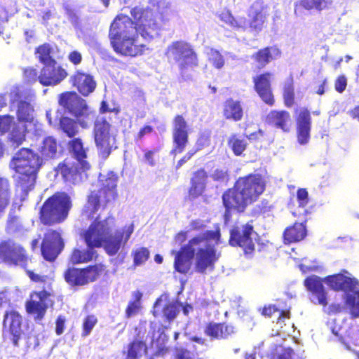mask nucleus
Returning <instances> with one entry per match:
<instances>
[{
  "mask_svg": "<svg viewBox=\"0 0 359 359\" xmlns=\"http://www.w3.org/2000/svg\"><path fill=\"white\" fill-rule=\"evenodd\" d=\"M118 176L109 172L104 180H100V187L91 190L86 196L85 204L81 210L83 220L93 221L83 232V238L88 246L86 250L74 248L69 257L72 264H85L92 261L95 257L94 248H102L109 256H114L124 248L134 231L133 224L113 230L116 222L113 215H108L100 220V210H105L118 198Z\"/></svg>",
  "mask_w": 359,
  "mask_h": 359,
  "instance_id": "obj_1",
  "label": "nucleus"
},
{
  "mask_svg": "<svg viewBox=\"0 0 359 359\" xmlns=\"http://www.w3.org/2000/svg\"><path fill=\"white\" fill-rule=\"evenodd\" d=\"M0 258L9 266H20L25 269L30 280L34 283H43L46 287L40 290H32L25 301V309L27 314L33 318L35 322H41L46 316L48 309L53 307L54 292L51 283H47L48 276L35 273L27 269L30 258L26 249L12 240L0 243Z\"/></svg>",
  "mask_w": 359,
  "mask_h": 359,
  "instance_id": "obj_2",
  "label": "nucleus"
},
{
  "mask_svg": "<svg viewBox=\"0 0 359 359\" xmlns=\"http://www.w3.org/2000/svg\"><path fill=\"white\" fill-rule=\"evenodd\" d=\"M221 232L217 227L208 230L189 240L178 251L172 250L175 255L173 267L180 274H187L191 268V260L195 257L194 270L200 274L212 271L219 259L220 252L217 246L220 243Z\"/></svg>",
  "mask_w": 359,
  "mask_h": 359,
  "instance_id": "obj_3",
  "label": "nucleus"
},
{
  "mask_svg": "<svg viewBox=\"0 0 359 359\" xmlns=\"http://www.w3.org/2000/svg\"><path fill=\"white\" fill-rule=\"evenodd\" d=\"M265 189L266 182L261 174L250 173L238 177L222 196L224 222L228 223L231 219L233 212L243 213L248 206L259 199Z\"/></svg>",
  "mask_w": 359,
  "mask_h": 359,
  "instance_id": "obj_4",
  "label": "nucleus"
},
{
  "mask_svg": "<svg viewBox=\"0 0 359 359\" xmlns=\"http://www.w3.org/2000/svg\"><path fill=\"white\" fill-rule=\"evenodd\" d=\"M139 33L129 17L116 16L111 23L109 39L113 50L119 55L137 57L148 50L146 44L141 43Z\"/></svg>",
  "mask_w": 359,
  "mask_h": 359,
  "instance_id": "obj_5",
  "label": "nucleus"
},
{
  "mask_svg": "<svg viewBox=\"0 0 359 359\" xmlns=\"http://www.w3.org/2000/svg\"><path fill=\"white\" fill-rule=\"evenodd\" d=\"M269 13L267 7L259 1L254 2L246 12V16L234 17L224 10L219 15V20L235 30L248 31L257 34L267 26Z\"/></svg>",
  "mask_w": 359,
  "mask_h": 359,
  "instance_id": "obj_6",
  "label": "nucleus"
},
{
  "mask_svg": "<svg viewBox=\"0 0 359 359\" xmlns=\"http://www.w3.org/2000/svg\"><path fill=\"white\" fill-rule=\"evenodd\" d=\"M42 165L39 155L29 148H21L13 157L11 166L18 174L17 185L23 193L27 194L34 189Z\"/></svg>",
  "mask_w": 359,
  "mask_h": 359,
  "instance_id": "obj_7",
  "label": "nucleus"
},
{
  "mask_svg": "<svg viewBox=\"0 0 359 359\" xmlns=\"http://www.w3.org/2000/svg\"><path fill=\"white\" fill-rule=\"evenodd\" d=\"M132 24L144 39H153L170 20V11L164 9L155 12L149 8L135 6L130 10Z\"/></svg>",
  "mask_w": 359,
  "mask_h": 359,
  "instance_id": "obj_8",
  "label": "nucleus"
},
{
  "mask_svg": "<svg viewBox=\"0 0 359 359\" xmlns=\"http://www.w3.org/2000/svg\"><path fill=\"white\" fill-rule=\"evenodd\" d=\"M72 206L70 196L65 192H55L48 197L39 210L40 222L46 226H53L64 222Z\"/></svg>",
  "mask_w": 359,
  "mask_h": 359,
  "instance_id": "obj_9",
  "label": "nucleus"
},
{
  "mask_svg": "<svg viewBox=\"0 0 359 359\" xmlns=\"http://www.w3.org/2000/svg\"><path fill=\"white\" fill-rule=\"evenodd\" d=\"M105 272L106 266L102 263H96L82 268L68 267L63 273V278L71 288L78 290L95 282Z\"/></svg>",
  "mask_w": 359,
  "mask_h": 359,
  "instance_id": "obj_10",
  "label": "nucleus"
},
{
  "mask_svg": "<svg viewBox=\"0 0 359 359\" xmlns=\"http://www.w3.org/2000/svg\"><path fill=\"white\" fill-rule=\"evenodd\" d=\"M93 137L100 156L107 158L116 149V134L106 118H97L93 126Z\"/></svg>",
  "mask_w": 359,
  "mask_h": 359,
  "instance_id": "obj_11",
  "label": "nucleus"
},
{
  "mask_svg": "<svg viewBox=\"0 0 359 359\" xmlns=\"http://www.w3.org/2000/svg\"><path fill=\"white\" fill-rule=\"evenodd\" d=\"M257 235L252 221L245 224H235L229 231V244L241 248L245 255L252 256L256 250L253 236Z\"/></svg>",
  "mask_w": 359,
  "mask_h": 359,
  "instance_id": "obj_12",
  "label": "nucleus"
},
{
  "mask_svg": "<svg viewBox=\"0 0 359 359\" xmlns=\"http://www.w3.org/2000/svg\"><path fill=\"white\" fill-rule=\"evenodd\" d=\"M165 55L178 62L181 71L198 65V56L192 46L183 40L172 42L165 50Z\"/></svg>",
  "mask_w": 359,
  "mask_h": 359,
  "instance_id": "obj_13",
  "label": "nucleus"
},
{
  "mask_svg": "<svg viewBox=\"0 0 359 359\" xmlns=\"http://www.w3.org/2000/svg\"><path fill=\"white\" fill-rule=\"evenodd\" d=\"M58 104L65 111L69 113L77 120L87 117L90 114L86 101L74 91H66L58 96Z\"/></svg>",
  "mask_w": 359,
  "mask_h": 359,
  "instance_id": "obj_14",
  "label": "nucleus"
},
{
  "mask_svg": "<svg viewBox=\"0 0 359 359\" xmlns=\"http://www.w3.org/2000/svg\"><path fill=\"white\" fill-rule=\"evenodd\" d=\"M273 76L271 72L265 71L252 77L254 90L261 100L269 107H273L276 103L272 88Z\"/></svg>",
  "mask_w": 359,
  "mask_h": 359,
  "instance_id": "obj_15",
  "label": "nucleus"
},
{
  "mask_svg": "<svg viewBox=\"0 0 359 359\" xmlns=\"http://www.w3.org/2000/svg\"><path fill=\"white\" fill-rule=\"evenodd\" d=\"M64 248V242L59 232L49 229L44 234L41 245L43 257L49 262H53Z\"/></svg>",
  "mask_w": 359,
  "mask_h": 359,
  "instance_id": "obj_16",
  "label": "nucleus"
},
{
  "mask_svg": "<svg viewBox=\"0 0 359 359\" xmlns=\"http://www.w3.org/2000/svg\"><path fill=\"white\" fill-rule=\"evenodd\" d=\"M67 76V71L57 60H53L43 65L39 72V83L43 86H54L60 84Z\"/></svg>",
  "mask_w": 359,
  "mask_h": 359,
  "instance_id": "obj_17",
  "label": "nucleus"
},
{
  "mask_svg": "<svg viewBox=\"0 0 359 359\" xmlns=\"http://www.w3.org/2000/svg\"><path fill=\"white\" fill-rule=\"evenodd\" d=\"M2 325L4 330H6L11 335L13 345L18 347L19 341L24 334L22 316L14 309L6 311L4 315Z\"/></svg>",
  "mask_w": 359,
  "mask_h": 359,
  "instance_id": "obj_18",
  "label": "nucleus"
},
{
  "mask_svg": "<svg viewBox=\"0 0 359 359\" xmlns=\"http://www.w3.org/2000/svg\"><path fill=\"white\" fill-rule=\"evenodd\" d=\"M172 124V141L175 147L171 153L180 154L184 150L189 142L188 124L182 114L175 116Z\"/></svg>",
  "mask_w": 359,
  "mask_h": 359,
  "instance_id": "obj_19",
  "label": "nucleus"
},
{
  "mask_svg": "<svg viewBox=\"0 0 359 359\" xmlns=\"http://www.w3.org/2000/svg\"><path fill=\"white\" fill-rule=\"evenodd\" d=\"M325 283L334 291L344 292H358L359 281L354 277L339 273L324 278Z\"/></svg>",
  "mask_w": 359,
  "mask_h": 359,
  "instance_id": "obj_20",
  "label": "nucleus"
},
{
  "mask_svg": "<svg viewBox=\"0 0 359 359\" xmlns=\"http://www.w3.org/2000/svg\"><path fill=\"white\" fill-rule=\"evenodd\" d=\"M69 81L72 88L85 97L92 93L97 86L93 76L82 69H76L70 76Z\"/></svg>",
  "mask_w": 359,
  "mask_h": 359,
  "instance_id": "obj_21",
  "label": "nucleus"
},
{
  "mask_svg": "<svg viewBox=\"0 0 359 359\" xmlns=\"http://www.w3.org/2000/svg\"><path fill=\"white\" fill-rule=\"evenodd\" d=\"M88 170L81 168L78 161L72 162L65 159L57 165L55 171L65 182L75 185L82 181V173Z\"/></svg>",
  "mask_w": 359,
  "mask_h": 359,
  "instance_id": "obj_22",
  "label": "nucleus"
},
{
  "mask_svg": "<svg viewBox=\"0 0 359 359\" xmlns=\"http://www.w3.org/2000/svg\"><path fill=\"white\" fill-rule=\"evenodd\" d=\"M295 121L297 142L301 145H305L311 138L312 121L309 110L306 107L300 109L296 114Z\"/></svg>",
  "mask_w": 359,
  "mask_h": 359,
  "instance_id": "obj_23",
  "label": "nucleus"
},
{
  "mask_svg": "<svg viewBox=\"0 0 359 359\" xmlns=\"http://www.w3.org/2000/svg\"><path fill=\"white\" fill-rule=\"evenodd\" d=\"M324 278H321L316 275H311L306 277L304 281V285L306 290L311 292L315 304H318L323 307L327 306V292L323 285Z\"/></svg>",
  "mask_w": 359,
  "mask_h": 359,
  "instance_id": "obj_24",
  "label": "nucleus"
},
{
  "mask_svg": "<svg viewBox=\"0 0 359 359\" xmlns=\"http://www.w3.org/2000/svg\"><path fill=\"white\" fill-rule=\"evenodd\" d=\"M236 327L226 322H209L206 324L204 333L210 340H225L236 333Z\"/></svg>",
  "mask_w": 359,
  "mask_h": 359,
  "instance_id": "obj_25",
  "label": "nucleus"
},
{
  "mask_svg": "<svg viewBox=\"0 0 359 359\" xmlns=\"http://www.w3.org/2000/svg\"><path fill=\"white\" fill-rule=\"evenodd\" d=\"M282 51L277 45L266 46L255 52L251 57L258 70L265 68L271 62L280 58Z\"/></svg>",
  "mask_w": 359,
  "mask_h": 359,
  "instance_id": "obj_26",
  "label": "nucleus"
},
{
  "mask_svg": "<svg viewBox=\"0 0 359 359\" xmlns=\"http://www.w3.org/2000/svg\"><path fill=\"white\" fill-rule=\"evenodd\" d=\"M67 149L72 158L79 162L83 169H90V164L88 161V148L84 146L81 137H74L68 141Z\"/></svg>",
  "mask_w": 359,
  "mask_h": 359,
  "instance_id": "obj_27",
  "label": "nucleus"
},
{
  "mask_svg": "<svg viewBox=\"0 0 359 359\" xmlns=\"http://www.w3.org/2000/svg\"><path fill=\"white\" fill-rule=\"evenodd\" d=\"M208 172L204 168H200L193 172L188 190L189 200H195L201 196L206 189Z\"/></svg>",
  "mask_w": 359,
  "mask_h": 359,
  "instance_id": "obj_28",
  "label": "nucleus"
},
{
  "mask_svg": "<svg viewBox=\"0 0 359 359\" xmlns=\"http://www.w3.org/2000/svg\"><path fill=\"white\" fill-rule=\"evenodd\" d=\"M332 4V0H299L294 4V14L295 17L302 18L306 15L305 11L320 12L328 9Z\"/></svg>",
  "mask_w": 359,
  "mask_h": 359,
  "instance_id": "obj_29",
  "label": "nucleus"
},
{
  "mask_svg": "<svg viewBox=\"0 0 359 359\" xmlns=\"http://www.w3.org/2000/svg\"><path fill=\"white\" fill-rule=\"evenodd\" d=\"M265 121L268 125L280 129L285 133L290 130L291 116L286 110H271L266 116Z\"/></svg>",
  "mask_w": 359,
  "mask_h": 359,
  "instance_id": "obj_30",
  "label": "nucleus"
},
{
  "mask_svg": "<svg viewBox=\"0 0 359 359\" xmlns=\"http://www.w3.org/2000/svg\"><path fill=\"white\" fill-rule=\"evenodd\" d=\"M244 109L241 101L233 98L226 99L222 105V116L226 121L238 122L244 117Z\"/></svg>",
  "mask_w": 359,
  "mask_h": 359,
  "instance_id": "obj_31",
  "label": "nucleus"
},
{
  "mask_svg": "<svg viewBox=\"0 0 359 359\" xmlns=\"http://www.w3.org/2000/svg\"><path fill=\"white\" fill-rule=\"evenodd\" d=\"M307 233L306 224L303 222H294L287 227L283 233L285 244H290L302 241Z\"/></svg>",
  "mask_w": 359,
  "mask_h": 359,
  "instance_id": "obj_32",
  "label": "nucleus"
},
{
  "mask_svg": "<svg viewBox=\"0 0 359 359\" xmlns=\"http://www.w3.org/2000/svg\"><path fill=\"white\" fill-rule=\"evenodd\" d=\"M12 196V186L10 181L6 177H0V215L10 205Z\"/></svg>",
  "mask_w": 359,
  "mask_h": 359,
  "instance_id": "obj_33",
  "label": "nucleus"
},
{
  "mask_svg": "<svg viewBox=\"0 0 359 359\" xmlns=\"http://www.w3.org/2000/svg\"><path fill=\"white\" fill-rule=\"evenodd\" d=\"M57 142L55 138L51 136L45 137L39 149V156L42 161L55 158L57 154Z\"/></svg>",
  "mask_w": 359,
  "mask_h": 359,
  "instance_id": "obj_34",
  "label": "nucleus"
},
{
  "mask_svg": "<svg viewBox=\"0 0 359 359\" xmlns=\"http://www.w3.org/2000/svg\"><path fill=\"white\" fill-rule=\"evenodd\" d=\"M327 327L330 331L336 337L337 339L346 347L348 341L349 327L347 328L341 325L336 320L329 321L327 323Z\"/></svg>",
  "mask_w": 359,
  "mask_h": 359,
  "instance_id": "obj_35",
  "label": "nucleus"
},
{
  "mask_svg": "<svg viewBox=\"0 0 359 359\" xmlns=\"http://www.w3.org/2000/svg\"><path fill=\"white\" fill-rule=\"evenodd\" d=\"M59 128L68 137L72 139L79 133L78 123L67 116H62L59 121Z\"/></svg>",
  "mask_w": 359,
  "mask_h": 359,
  "instance_id": "obj_36",
  "label": "nucleus"
},
{
  "mask_svg": "<svg viewBox=\"0 0 359 359\" xmlns=\"http://www.w3.org/2000/svg\"><path fill=\"white\" fill-rule=\"evenodd\" d=\"M283 99L284 105L290 108L295 104V88L293 78L290 77L283 86Z\"/></svg>",
  "mask_w": 359,
  "mask_h": 359,
  "instance_id": "obj_37",
  "label": "nucleus"
},
{
  "mask_svg": "<svg viewBox=\"0 0 359 359\" xmlns=\"http://www.w3.org/2000/svg\"><path fill=\"white\" fill-rule=\"evenodd\" d=\"M269 359H304L291 348L276 346L269 355Z\"/></svg>",
  "mask_w": 359,
  "mask_h": 359,
  "instance_id": "obj_38",
  "label": "nucleus"
},
{
  "mask_svg": "<svg viewBox=\"0 0 359 359\" xmlns=\"http://www.w3.org/2000/svg\"><path fill=\"white\" fill-rule=\"evenodd\" d=\"M227 144L235 156H241L248 147L247 142L238 134H232L228 139Z\"/></svg>",
  "mask_w": 359,
  "mask_h": 359,
  "instance_id": "obj_39",
  "label": "nucleus"
},
{
  "mask_svg": "<svg viewBox=\"0 0 359 359\" xmlns=\"http://www.w3.org/2000/svg\"><path fill=\"white\" fill-rule=\"evenodd\" d=\"M147 353V346L142 340H134L128 344L127 357L132 359H138L143 354Z\"/></svg>",
  "mask_w": 359,
  "mask_h": 359,
  "instance_id": "obj_40",
  "label": "nucleus"
},
{
  "mask_svg": "<svg viewBox=\"0 0 359 359\" xmlns=\"http://www.w3.org/2000/svg\"><path fill=\"white\" fill-rule=\"evenodd\" d=\"M53 52V50L51 45L48 43L39 46L35 50L39 62L43 65L50 63L53 60H56L52 55Z\"/></svg>",
  "mask_w": 359,
  "mask_h": 359,
  "instance_id": "obj_41",
  "label": "nucleus"
},
{
  "mask_svg": "<svg viewBox=\"0 0 359 359\" xmlns=\"http://www.w3.org/2000/svg\"><path fill=\"white\" fill-rule=\"evenodd\" d=\"M134 299L130 301L125 311V316L126 318H129L133 316H135L139 313L141 306V299L142 294L140 291H135L133 294Z\"/></svg>",
  "mask_w": 359,
  "mask_h": 359,
  "instance_id": "obj_42",
  "label": "nucleus"
},
{
  "mask_svg": "<svg viewBox=\"0 0 359 359\" xmlns=\"http://www.w3.org/2000/svg\"><path fill=\"white\" fill-rule=\"evenodd\" d=\"M32 107L29 103L21 101L18 104L17 110V118L19 121L30 123L33 120L32 115Z\"/></svg>",
  "mask_w": 359,
  "mask_h": 359,
  "instance_id": "obj_43",
  "label": "nucleus"
},
{
  "mask_svg": "<svg viewBox=\"0 0 359 359\" xmlns=\"http://www.w3.org/2000/svg\"><path fill=\"white\" fill-rule=\"evenodd\" d=\"M352 294H348L345 301L346 305L350 310L353 318L359 317V289L358 292H351Z\"/></svg>",
  "mask_w": 359,
  "mask_h": 359,
  "instance_id": "obj_44",
  "label": "nucleus"
},
{
  "mask_svg": "<svg viewBox=\"0 0 359 359\" xmlns=\"http://www.w3.org/2000/svg\"><path fill=\"white\" fill-rule=\"evenodd\" d=\"M133 258V266L136 267L145 263L150 257V252L146 247H140L131 252Z\"/></svg>",
  "mask_w": 359,
  "mask_h": 359,
  "instance_id": "obj_45",
  "label": "nucleus"
},
{
  "mask_svg": "<svg viewBox=\"0 0 359 359\" xmlns=\"http://www.w3.org/2000/svg\"><path fill=\"white\" fill-rule=\"evenodd\" d=\"M22 229L20 219L18 216L9 214L6 225V231L8 234H13Z\"/></svg>",
  "mask_w": 359,
  "mask_h": 359,
  "instance_id": "obj_46",
  "label": "nucleus"
},
{
  "mask_svg": "<svg viewBox=\"0 0 359 359\" xmlns=\"http://www.w3.org/2000/svg\"><path fill=\"white\" fill-rule=\"evenodd\" d=\"M162 312L165 319L170 322L175 318L179 312L178 306L175 302H167L163 306Z\"/></svg>",
  "mask_w": 359,
  "mask_h": 359,
  "instance_id": "obj_47",
  "label": "nucleus"
},
{
  "mask_svg": "<svg viewBox=\"0 0 359 359\" xmlns=\"http://www.w3.org/2000/svg\"><path fill=\"white\" fill-rule=\"evenodd\" d=\"M351 346L359 347V325L349 327L346 348L352 350Z\"/></svg>",
  "mask_w": 359,
  "mask_h": 359,
  "instance_id": "obj_48",
  "label": "nucleus"
},
{
  "mask_svg": "<svg viewBox=\"0 0 359 359\" xmlns=\"http://www.w3.org/2000/svg\"><path fill=\"white\" fill-rule=\"evenodd\" d=\"M209 61L216 69H221L224 67L225 61L221 53L214 48H211L209 53Z\"/></svg>",
  "mask_w": 359,
  "mask_h": 359,
  "instance_id": "obj_49",
  "label": "nucleus"
},
{
  "mask_svg": "<svg viewBox=\"0 0 359 359\" xmlns=\"http://www.w3.org/2000/svg\"><path fill=\"white\" fill-rule=\"evenodd\" d=\"M97 323V318L94 315H88L87 316L83 322L82 324V337L88 336L93 328Z\"/></svg>",
  "mask_w": 359,
  "mask_h": 359,
  "instance_id": "obj_50",
  "label": "nucleus"
},
{
  "mask_svg": "<svg viewBox=\"0 0 359 359\" xmlns=\"http://www.w3.org/2000/svg\"><path fill=\"white\" fill-rule=\"evenodd\" d=\"M211 177L215 182H224L225 184L228 183L230 179L228 170L222 168L215 169Z\"/></svg>",
  "mask_w": 359,
  "mask_h": 359,
  "instance_id": "obj_51",
  "label": "nucleus"
},
{
  "mask_svg": "<svg viewBox=\"0 0 359 359\" xmlns=\"http://www.w3.org/2000/svg\"><path fill=\"white\" fill-rule=\"evenodd\" d=\"M24 76L27 82L35 83L39 82V74L37 70L34 67H27L24 69Z\"/></svg>",
  "mask_w": 359,
  "mask_h": 359,
  "instance_id": "obj_52",
  "label": "nucleus"
},
{
  "mask_svg": "<svg viewBox=\"0 0 359 359\" xmlns=\"http://www.w3.org/2000/svg\"><path fill=\"white\" fill-rule=\"evenodd\" d=\"M297 198L300 207H305L309 203V194L306 189L300 188L297 191Z\"/></svg>",
  "mask_w": 359,
  "mask_h": 359,
  "instance_id": "obj_53",
  "label": "nucleus"
},
{
  "mask_svg": "<svg viewBox=\"0 0 359 359\" xmlns=\"http://www.w3.org/2000/svg\"><path fill=\"white\" fill-rule=\"evenodd\" d=\"M13 118L10 116H0V133H5L10 130Z\"/></svg>",
  "mask_w": 359,
  "mask_h": 359,
  "instance_id": "obj_54",
  "label": "nucleus"
},
{
  "mask_svg": "<svg viewBox=\"0 0 359 359\" xmlns=\"http://www.w3.org/2000/svg\"><path fill=\"white\" fill-rule=\"evenodd\" d=\"M154 131V128L149 125H144L135 135L134 140L135 142H141L146 135L152 133Z\"/></svg>",
  "mask_w": 359,
  "mask_h": 359,
  "instance_id": "obj_55",
  "label": "nucleus"
},
{
  "mask_svg": "<svg viewBox=\"0 0 359 359\" xmlns=\"http://www.w3.org/2000/svg\"><path fill=\"white\" fill-rule=\"evenodd\" d=\"M68 60L74 66L79 65L83 60L81 53L76 50H72L67 55Z\"/></svg>",
  "mask_w": 359,
  "mask_h": 359,
  "instance_id": "obj_56",
  "label": "nucleus"
},
{
  "mask_svg": "<svg viewBox=\"0 0 359 359\" xmlns=\"http://www.w3.org/2000/svg\"><path fill=\"white\" fill-rule=\"evenodd\" d=\"M347 86V79L344 75L339 76L334 82V88L339 93H343Z\"/></svg>",
  "mask_w": 359,
  "mask_h": 359,
  "instance_id": "obj_57",
  "label": "nucleus"
},
{
  "mask_svg": "<svg viewBox=\"0 0 359 359\" xmlns=\"http://www.w3.org/2000/svg\"><path fill=\"white\" fill-rule=\"evenodd\" d=\"M278 311H279V306H276V304H270L268 305H265L262 308L261 313L262 316H264L265 317L270 318L273 314L277 313Z\"/></svg>",
  "mask_w": 359,
  "mask_h": 359,
  "instance_id": "obj_58",
  "label": "nucleus"
},
{
  "mask_svg": "<svg viewBox=\"0 0 359 359\" xmlns=\"http://www.w3.org/2000/svg\"><path fill=\"white\" fill-rule=\"evenodd\" d=\"M11 140L15 142L18 145L22 143L25 140V135L24 132H20L16 128H14L11 131Z\"/></svg>",
  "mask_w": 359,
  "mask_h": 359,
  "instance_id": "obj_59",
  "label": "nucleus"
},
{
  "mask_svg": "<svg viewBox=\"0 0 359 359\" xmlns=\"http://www.w3.org/2000/svg\"><path fill=\"white\" fill-rule=\"evenodd\" d=\"M255 243L257 244V251L262 253H267L269 251L270 245L268 241L263 242L259 237L254 240Z\"/></svg>",
  "mask_w": 359,
  "mask_h": 359,
  "instance_id": "obj_60",
  "label": "nucleus"
},
{
  "mask_svg": "<svg viewBox=\"0 0 359 359\" xmlns=\"http://www.w3.org/2000/svg\"><path fill=\"white\" fill-rule=\"evenodd\" d=\"M65 327V319L62 316H58L55 321V332L57 335L63 333Z\"/></svg>",
  "mask_w": 359,
  "mask_h": 359,
  "instance_id": "obj_61",
  "label": "nucleus"
},
{
  "mask_svg": "<svg viewBox=\"0 0 359 359\" xmlns=\"http://www.w3.org/2000/svg\"><path fill=\"white\" fill-rule=\"evenodd\" d=\"M175 359H191L190 352L184 348H177L175 353Z\"/></svg>",
  "mask_w": 359,
  "mask_h": 359,
  "instance_id": "obj_62",
  "label": "nucleus"
},
{
  "mask_svg": "<svg viewBox=\"0 0 359 359\" xmlns=\"http://www.w3.org/2000/svg\"><path fill=\"white\" fill-rule=\"evenodd\" d=\"M343 306L341 304H331L327 310L329 315L338 314L342 312Z\"/></svg>",
  "mask_w": 359,
  "mask_h": 359,
  "instance_id": "obj_63",
  "label": "nucleus"
},
{
  "mask_svg": "<svg viewBox=\"0 0 359 359\" xmlns=\"http://www.w3.org/2000/svg\"><path fill=\"white\" fill-rule=\"evenodd\" d=\"M279 313V316L277 318V323L283 322L285 319L290 318V309H280L279 307V311L277 312Z\"/></svg>",
  "mask_w": 359,
  "mask_h": 359,
  "instance_id": "obj_64",
  "label": "nucleus"
}]
</instances>
